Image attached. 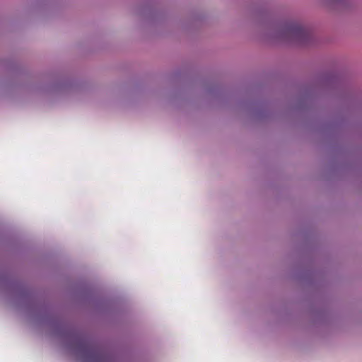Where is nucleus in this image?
<instances>
[{"label":"nucleus","instance_id":"nucleus-1","mask_svg":"<svg viewBox=\"0 0 362 362\" xmlns=\"http://www.w3.org/2000/svg\"><path fill=\"white\" fill-rule=\"evenodd\" d=\"M286 33L289 37L300 41L307 40L310 36L308 29L298 23L290 24L286 29Z\"/></svg>","mask_w":362,"mask_h":362}]
</instances>
